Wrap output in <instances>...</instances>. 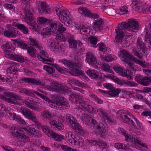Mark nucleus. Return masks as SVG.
Masks as SVG:
<instances>
[{
	"label": "nucleus",
	"mask_w": 151,
	"mask_h": 151,
	"mask_svg": "<svg viewBox=\"0 0 151 151\" xmlns=\"http://www.w3.org/2000/svg\"><path fill=\"white\" fill-rule=\"evenodd\" d=\"M139 28V24L136 19H130L125 22L120 23L115 29V40L118 44L122 45L125 44L126 40L124 38L125 30L126 29V33L128 37L132 36L136 34Z\"/></svg>",
	"instance_id": "obj_1"
},
{
	"label": "nucleus",
	"mask_w": 151,
	"mask_h": 151,
	"mask_svg": "<svg viewBox=\"0 0 151 151\" xmlns=\"http://www.w3.org/2000/svg\"><path fill=\"white\" fill-rule=\"evenodd\" d=\"M72 89L77 92L76 94L72 93L70 95V100L73 102L75 103H79L81 104L82 108L85 110L91 113H96L97 109L94 108L92 106L88 105L87 102L84 101L80 97V93H84V91L81 88L76 87H73Z\"/></svg>",
	"instance_id": "obj_2"
},
{
	"label": "nucleus",
	"mask_w": 151,
	"mask_h": 151,
	"mask_svg": "<svg viewBox=\"0 0 151 151\" xmlns=\"http://www.w3.org/2000/svg\"><path fill=\"white\" fill-rule=\"evenodd\" d=\"M58 62L69 67L70 70L69 73L71 75L78 76L79 74H82V72L79 69L83 67V65L82 62L78 60L75 62H71L69 60L64 59L59 60Z\"/></svg>",
	"instance_id": "obj_3"
},
{
	"label": "nucleus",
	"mask_w": 151,
	"mask_h": 151,
	"mask_svg": "<svg viewBox=\"0 0 151 151\" xmlns=\"http://www.w3.org/2000/svg\"><path fill=\"white\" fill-rule=\"evenodd\" d=\"M53 11L58 16L59 20L66 25L70 24L69 21L70 19V15L69 11L63 7L57 5L53 9Z\"/></svg>",
	"instance_id": "obj_4"
},
{
	"label": "nucleus",
	"mask_w": 151,
	"mask_h": 151,
	"mask_svg": "<svg viewBox=\"0 0 151 151\" xmlns=\"http://www.w3.org/2000/svg\"><path fill=\"white\" fill-rule=\"evenodd\" d=\"M16 128L14 127V131L12 132V137L14 138L17 146L19 147L24 146L26 143L29 142L30 139L29 137L21 134L18 131L16 130Z\"/></svg>",
	"instance_id": "obj_5"
},
{
	"label": "nucleus",
	"mask_w": 151,
	"mask_h": 151,
	"mask_svg": "<svg viewBox=\"0 0 151 151\" xmlns=\"http://www.w3.org/2000/svg\"><path fill=\"white\" fill-rule=\"evenodd\" d=\"M116 116L122 121L136 127L133 121L130 119L131 115L129 112L123 110H119L116 112Z\"/></svg>",
	"instance_id": "obj_6"
},
{
	"label": "nucleus",
	"mask_w": 151,
	"mask_h": 151,
	"mask_svg": "<svg viewBox=\"0 0 151 151\" xmlns=\"http://www.w3.org/2000/svg\"><path fill=\"white\" fill-rule=\"evenodd\" d=\"M19 111L24 116L28 119L32 120L36 124L38 125L40 124L38 121V119L35 114L26 107L21 106L19 108Z\"/></svg>",
	"instance_id": "obj_7"
},
{
	"label": "nucleus",
	"mask_w": 151,
	"mask_h": 151,
	"mask_svg": "<svg viewBox=\"0 0 151 151\" xmlns=\"http://www.w3.org/2000/svg\"><path fill=\"white\" fill-rule=\"evenodd\" d=\"M67 121L70 125L71 128L78 131L82 132L83 130L82 128L77 122V120L74 117L70 114H67L66 115Z\"/></svg>",
	"instance_id": "obj_8"
},
{
	"label": "nucleus",
	"mask_w": 151,
	"mask_h": 151,
	"mask_svg": "<svg viewBox=\"0 0 151 151\" xmlns=\"http://www.w3.org/2000/svg\"><path fill=\"white\" fill-rule=\"evenodd\" d=\"M50 85L52 86V91L65 94L68 91V89H67L66 87L59 83L56 81L52 82L50 83Z\"/></svg>",
	"instance_id": "obj_9"
},
{
	"label": "nucleus",
	"mask_w": 151,
	"mask_h": 151,
	"mask_svg": "<svg viewBox=\"0 0 151 151\" xmlns=\"http://www.w3.org/2000/svg\"><path fill=\"white\" fill-rule=\"evenodd\" d=\"M21 80L26 83H31L32 84L44 86V88L45 89L50 91H52V86L48 85H44V84H42L41 82H40L39 81H37L33 78L23 77L22 78Z\"/></svg>",
	"instance_id": "obj_10"
},
{
	"label": "nucleus",
	"mask_w": 151,
	"mask_h": 151,
	"mask_svg": "<svg viewBox=\"0 0 151 151\" xmlns=\"http://www.w3.org/2000/svg\"><path fill=\"white\" fill-rule=\"evenodd\" d=\"M86 60L90 65L93 67L96 68L97 67V60L92 52H87L86 54Z\"/></svg>",
	"instance_id": "obj_11"
},
{
	"label": "nucleus",
	"mask_w": 151,
	"mask_h": 151,
	"mask_svg": "<svg viewBox=\"0 0 151 151\" xmlns=\"http://www.w3.org/2000/svg\"><path fill=\"white\" fill-rule=\"evenodd\" d=\"M69 139V142L71 143L72 145H74L77 147H82L84 145V140L81 137L76 135L74 138Z\"/></svg>",
	"instance_id": "obj_12"
},
{
	"label": "nucleus",
	"mask_w": 151,
	"mask_h": 151,
	"mask_svg": "<svg viewBox=\"0 0 151 151\" xmlns=\"http://www.w3.org/2000/svg\"><path fill=\"white\" fill-rule=\"evenodd\" d=\"M48 55L44 50H42L40 52V54L37 55V58L41 61H42L44 63L49 64L48 62L52 63L53 59L48 58Z\"/></svg>",
	"instance_id": "obj_13"
},
{
	"label": "nucleus",
	"mask_w": 151,
	"mask_h": 151,
	"mask_svg": "<svg viewBox=\"0 0 151 151\" xmlns=\"http://www.w3.org/2000/svg\"><path fill=\"white\" fill-rule=\"evenodd\" d=\"M33 102L32 100L29 99H26L25 100H24L22 101L24 105L34 111L40 112V108L36 106H34Z\"/></svg>",
	"instance_id": "obj_14"
},
{
	"label": "nucleus",
	"mask_w": 151,
	"mask_h": 151,
	"mask_svg": "<svg viewBox=\"0 0 151 151\" xmlns=\"http://www.w3.org/2000/svg\"><path fill=\"white\" fill-rule=\"evenodd\" d=\"M52 96L53 99L54 101H55V103L58 106L68 105V103L66 101V99L64 97H60L55 94L53 95Z\"/></svg>",
	"instance_id": "obj_15"
},
{
	"label": "nucleus",
	"mask_w": 151,
	"mask_h": 151,
	"mask_svg": "<svg viewBox=\"0 0 151 151\" xmlns=\"http://www.w3.org/2000/svg\"><path fill=\"white\" fill-rule=\"evenodd\" d=\"M9 51H7L6 54L8 55V57L11 59L14 60L18 62L23 63L24 62L25 59L24 57L18 55L13 54L9 53Z\"/></svg>",
	"instance_id": "obj_16"
},
{
	"label": "nucleus",
	"mask_w": 151,
	"mask_h": 151,
	"mask_svg": "<svg viewBox=\"0 0 151 151\" xmlns=\"http://www.w3.org/2000/svg\"><path fill=\"white\" fill-rule=\"evenodd\" d=\"M119 57L121 60L126 62L131 58V55L129 53L125 50L121 51L119 54Z\"/></svg>",
	"instance_id": "obj_17"
},
{
	"label": "nucleus",
	"mask_w": 151,
	"mask_h": 151,
	"mask_svg": "<svg viewBox=\"0 0 151 151\" xmlns=\"http://www.w3.org/2000/svg\"><path fill=\"white\" fill-rule=\"evenodd\" d=\"M7 64L10 65L6 70L8 73L11 74L17 70V66H19L18 64L14 62L9 61L8 62Z\"/></svg>",
	"instance_id": "obj_18"
},
{
	"label": "nucleus",
	"mask_w": 151,
	"mask_h": 151,
	"mask_svg": "<svg viewBox=\"0 0 151 151\" xmlns=\"http://www.w3.org/2000/svg\"><path fill=\"white\" fill-rule=\"evenodd\" d=\"M40 7L38 8V11L40 13H49L50 10L48 5L45 2H40Z\"/></svg>",
	"instance_id": "obj_19"
},
{
	"label": "nucleus",
	"mask_w": 151,
	"mask_h": 151,
	"mask_svg": "<svg viewBox=\"0 0 151 151\" xmlns=\"http://www.w3.org/2000/svg\"><path fill=\"white\" fill-rule=\"evenodd\" d=\"M72 36L68 33H67L65 35L63 34H58L57 36L56 37V39L57 40L59 41H65L66 40L71 39L73 38Z\"/></svg>",
	"instance_id": "obj_20"
},
{
	"label": "nucleus",
	"mask_w": 151,
	"mask_h": 151,
	"mask_svg": "<svg viewBox=\"0 0 151 151\" xmlns=\"http://www.w3.org/2000/svg\"><path fill=\"white\" fill-rule=\"evenodd\" d=\"M103 20L99 18L96 20L94 22V24L93 26V29L96 31L101 30L103 27Z\"/></svg>",
	"instance_id": "obj_21"
},
{
	"label": "nucleus",
	"mask_w": 151,
	"mask_h": 151,
	"mask_svg": "<svg viewBox=\"0 0 151 151\" xmlns=\"http://www.w3.org/2000/svg\"><path fill=\"white\" fill-rule=\"evenodd\" d=\"M97 128L101 134H105L108 130L107 124L104 122H103L102 123H100L98 125H97Z\"/></svg>",
	"instance_id": "obj_22"
},
{
	"label": "nucleus",
	"mask_w": 151,
	"mask_h": 151,
	"mask_svg": "<svg viewBox=\"0 0 151 151\" xmlns=\"http://www.w3.org/2000/svg\"><path fill=\"white\" fill-rule=\"evenodd\" d=\"M145 43H144L141 41V39L138 38L137 41V47L139 51H141L142 53L144 54L145 53V50L146 49Z\"/></svg>",
	"instance_id": "obj_23"
},
{
	"label": "nucleus",
	"mask_w": 151,
	"mask_h": 151,
	"mask_svg": "<svg viewBox=\"0 0 151 151\" xmlns=\"http://www.w3.org/2000/svg\"><path fill=\"white\" fill-rule=\"evenodd\" d=\"M29 42L30 44L33 46L35 47L36 48H38L39 50H41L43 48L42 45L40 44L39 42L35 39L32 37H29Z\"/></svg>",
	"instance_id": "obj_24"
},
{
	"label": "nucleus",
	"mask_w": 151,
	"mask_h": 151,
	"mask_svg": "<svg viewBox=\"0 0 151 151\" xmlns=\"http://www.w3.org/2000/svg\"><path fill=\"white\" fill-rule=\"evenodd\" d=\"M4 94L8 98H11L14 100H21V97L17 95L14 94L13 92L9 91L5 92H4Z\"/></svg>",
	"instance_id": "obj_25"
},
{
	"label": "nucleus",
	"mask_w": 151,
	"mask_h": 151,
	"mask_svg": "<svg viewBox=\"0 0 151 151\" xmlns=\"http://www.w3.org/2000/svg\"><path fill=\"white\" fill-rule=\"evenodd\" d=\"M128 7L126 6H124L120 8L119 12H118L119 10H115V9H111V12L112 13L115 12L116 14H119L120 15H123L124 14L128 13Z\"/></svg>",
	"instance_id": "obj_26"
},
{
	"label": "nucleus",
	"mask_w": 151,
	"mask_h": 151,
	"mask_svg": "<svg viewBox=\"0 0 151 151\" xmlns=\"http://www.w3.org/2000/svg\"><path fill=\"white\" fill-rule=\"evenodd\" d=\"M41 116L46 121H49L52 117V114L48 110H45L42 111Z\"/></svg>",
	"instance_id": "obj_27"
},
{
	"label": "nucleus",
	"mask_w": 151,
	"mask_h": 151,
	"mask_svg": "<svg viewBox=\"0 0 151 151\" xmlns=\"http://www.w3.org/2000/svg\"><path fill=\"white\" fill-rule=\"evenodd\" d=\"M17 32L15 29L5 31L4 32V35L7 37H15L17 34Z\"/></svg>",
	"instance_id": "obj_28"
},
{
	"label": "nucleus",
	"mask_w": 151,
	"mask_h": 151,
	"mask_svg": "<svg viewBox=\"0 0 151 151\" xmlns=\"http://www.w3.org/2000/svg\"><path fill=\"white\" fill-rule=\"evenodd\" d=\"M103 53L101 52H99L100 58L103 61H105L106 62H111L114 59V55H109L108 56L106 57L104 54L103 55Z\"/></svg>",
	"instance_id": "obj_29"
},
{
	"label": "nucleus",
	"mask_w": 151,
	"mask_h": 151,
	"mask_svg": "<svg viewBox=\"0 0 151 151\" xmlns=\"http://www.w3.org/2000/svg\"><path fill=\"white\" fill-rule=\"evenodd\" d=\"M135 10L137 12L145 13L149 12V7L147 5H141L140 6H136L135 8Z\"/></svg>",
	"instance_id": "obj_30"
},
{
	"label": "nucleus",
	"mask_w": 151,
	"mask_h": 151,
	"mask_svg": "<svg viewBox=\"0 0 151 151\" xmlns=\"http://www.w3.org/2000/svg\"><path fill=\"white\" fill-rule=\"evenodd\" d=\"M86 74L90 77L91 78H96L99 76V73L97 70L91 69L87 70L86 72Z\"/></svg>",
	"instance_id": "obj_31"
},
{
	"label": "nucleus",
	"mask_w": 151,
	"mask_h": 151,
	"mask_svg": "<svg viewBox=\"0 0 151 151\" xmlns=\"http://www.w3.org/2000/svg\"><path fill=\"white\" fill-rule=\"evenodd\" d=\"M50 134L49 137H51L56 141H60L63 139V136L56 132H54L53 131L52 132H50Z\"/></svg>",
	"instance_id": "obj_32"
},
{
	"label": "nucleus",
	"mask_w": 151,
	"mask_h": 151,
	"mask_svg": "<svg viewBox=\"0 0 151 151\" xmlns=\"http://www.w3.org/2000/svg\"><path fill=\"white\" fill-rule=\"evenodd\" d=\"M91 118L87 114H83L81 116V119L83 123L86 125L90 124Z\"/></svg>",
	"instance_id": "obj_33"
},
{
	"label": "nucleus",
	"mask_w": 151,
	"mask_h": 151,
	"mask_svg": "<svg viewBox=\"0 0 151 151\" xmlns=\"http://www.w3.org/2000/svg\"><path fill=\"white\" fill-rule=\"evenodd\" d=\"M49 46L52 47V49H58L59 46V42L58 41L56 42L52 39H49L48 41Z\"/></svg>",
	"instance_id": "obj_34"
},
{
	"label": "nucleus",
	"mask_w": 151,
	"mask_h": 151,
	"mask_svg": "<svg viewBox=\"0 0 151 151\" xmlns=\"http://www.w3.org/2000/svg\"><path fill=\"white\" fill-rule=\"evenodd\" d=\"M10 110V108L6 107L4 104H0V115L1 116L4 115V112H6L7 113Z\"/></svg>",
	"instance_id": "obj_35"
},
{
	"label": "nucleus",
	"mask_w": 151,
	"mask_h": 151,
	"mask_svg": "<svg viewBox=\"0 0 151 151\" xmlns=\"http://www.w3.org/2000/svg\"><path fill=\"white\" fill-rule=\"evenodd\" d=\"M58 22L52 23L50 24V26L48 27L50 32L52 33H57V30L58 27Z\"/></svg>",
	"instance_id": "obj_36"
},
{
	"label": "nucleus",
	"mask_w": 151,
	"mask_h": 151,
	"mask_svg": "<svg viewBox=\"0 0 151 151\" xmlns=\"http://www.w3.org/2000/svg\"><path fill=\"white\" fill-rule=\"evenodd\" d=\"M137 144L140 145L142 147H145L147 148V146L146 145H145L144 144L142 143L137 138H136L134 140V141L132 145V147L138 149L140 150V148L139 146L137 145Z\"/></svg>",
	"instance_id": "obj_37"
},
{
	"label": "nucleus",
	"mask_w": 151,
	"mask_h": 151,
	"mask_svg": "<svg viewBox=\"0 0 151 151\" xmlns=\"http://www.w3.org/2000/svg\"><path fill=\"white\" fill-rule=\"evenodd\" d=\"M97 111L98 112L99 115L102 118L105 119L107 118L109 116L108 114L104 109H97Z\"/></svg>",
	"instance_id": "obj_38"
},
{
	"label": "nucleus",
	"mask_w": 151,
	"mask_h": 151,
	"mask_svg": "<svg viewBox=\"0 0 151 151\" xmlns=\"http://www.w3.org/2000/svg\"><path fill=\"white\" fill-rule=\"evenodd\" d=\"M151 83V77L145 76L143 77L141 84L145 86H147Z\"/></svg>",
	"instance_id": "obj_39"
},
{
	"label": "nucleus",
	"mask_w": 151,
	"mask_h": 151,
	"mask_svg": "<svg viewBox=\"0 0 151 151\" xmlns=\"http://www.w3.org/2000/svg\"><path fill=\"white\" fill-rule=\"evenodd\" d=\"M78 11L79 12L83 15L88 17L89 16L91 12L87 8L81 7L79 8Z\"/></svg>",
	"instance_id": "obj_40"
},
{
	"label": "nucleus",
	"mask_w": 151,
	"mask_h": 151,
	"mask_svg": "<svg viewBox=\"0 0 151 151\" xmlns=\"http://www.w3.org/2000/svg\"><path fill=\"white\" fill-rule=\"evenodd\" d=\"M33 9H31L30 10L28 9H25L24 13L27 18L30 20H32L33 17Z\"/></svg>",
	"instance_id": "obj_41"
},
{
	"label": "nucleus",
	"mask_w": 151,
	"mask_h": 151,
	"mask_svg": "<svg viewBox=\"0 0 151 151\" xmlns=\"http://www.w3.org/2000/svg\"><path fill=\"white\" fill-rule=\"evenodd\" d=\"M68 42H69V47L70 48L74 50H76L77 48V42L73 38L71 40H68Z\"/></svg>",
	"instance_id": "obj_42"
},
{
	"label": "nucleus",
	"mask_w": 151,
	"mask_h": 151,
	"mask_svg": "<svg viewBox=\"0 0 151 151\" xmlns=\"http://www.w3.org/2000/svg\"><path fill=\"white\" fill-rule=\"evenodd\" d=\"M121 91V90L120 89L114 88L111 91H108V94L112 96L116 97Z\"/></svg>",
	"instance_id": "obj_43"
},
{
	"label": "nucleus",
	"mask_w": 151,
	"mask_h": 151,
	"mask_svg": "<svg viewBox=\"0 0 151 151\" xmlns=\"http://www.w3.org/2000/svg\"><path fill=\"white\" fill-rule=\"evenodd\" d=\"M0 99L8 103L14 105L17 104V101L11 98H6L4 96H1L0 97Z\"/></svg>",
	"instance_id": "obj_44"
},
{
	"label": "nucleus",
	"mask_w": 151,
	"mask_h": 151,
	"mask_svg": "<svg viewBox=\"0 0 151 151\" xmlns=\"http://www.w3.org/2000/svg\"><path fill=\"white\" fill-rule=\"evenodd\" d=\"M33 91L34 92V93H35L36 94L37 96H40L44 100L48 101L50 105H52V104H54V103H53V102L47 97L39 93V92H37V91Z\"/></svg>",
	"instance_id": "obj_45"
},
{
	"label": "nucleus",
	"mask_w": 151,
	"mask_h": 151,
	"mask_svg": "<svg viewBox=\"0 0 151 151\" xmlns=\"http://www.w3.org/2000/svg\"><path fill=\"white\" fill-rule=\"evenodd\" d=\"M145 44L148 46V47H151V34H145Z\"/></svg>",
	"instance_id": "obj_46"
},
{
	"label": "nucleus",
	"mask_w": 151,
	"mask_h": 151,
	"mask_svg": "<svg viewBox=\"0 0 151 151\" xmlns=\"http://www.w3.org/2000/svg\"><path fill=\"white\" fill-rule=\"evenodd\" d=\"M51 34L48 27L43 29L41 32V35L43 38H47Z\"/></svg>",
	"instance_id": "obj_47"
},
{
	"label": "nucleus",
	"mask_w": 151,
	"mask_h": 151,
	"mask_svg": "<svg viewBox=\"0 0 151 151\" xmlns=\"http://www.w3.org/2000/svg\"><path fill=\"white\" fill-rule=\"evenodd\" d=\"M114 70L120 75L126 77L127 75V73L124 70V69L121 67H114Z\"/></svg>",
	"instance_id": "obj_48"
},
{
	"label": "nucleus",
	"mask_w": 151,
	"mask_h": 151,
	"mask_svg": "<svg viewBox=\"0 0 151 151\" xmlns=\"http://www.w3.org/2000/svg\"><path fill=\"white\" fill-rule=\"evenodd\" d=\"M27 52L29 55L32 57L34 58L36 57V50L33 47H28L27 49Z\"/></svg>",
	"instance_id": "obj_49"
},
{
	"label": "nucleus",
	"mask_w": 151,
	"mask_h": 151,
	"mask_svg": "<svg viewBox=\"0 0 151 151\" xmlns=\"http://www.w3.org/2000/svg\"><path fill=\"white\" fill-rule=\"evenodd\" d=\"M144 32L145 34H151V21H150L149 22H147L146 24Z\"/></svg>",
	"instance_id": "obj_50"
},
{
	"label": "nucleus",
	"mask_w": 151,
	"mask_h": 151,
	"mask_svg": "<svg viewBox=\"0 0 151 151\" xmlns=\"http://www.w3.org/2000/svg\"><path fill=\"white\" fill-rule=\"evenodd\" d=\"M26 132V133L28 134L29 135L33 136L35 129L31 127H27L23 128Z\"/></svg>",
	"instance_id": "obj_51"
},
{
	"label": "nucleus",
	"mask_w": 151,
	"mask_h": 151,
	"mask_svg": "<svg viewBox=\"0 0 151 151\" xmlns=\"http://www.w3.org/2000/svg\"><path fill=\"white\" fill-rule=\"evenodd\" d=\"M58 27L57 30V33L63 34L66 30V29L63 26V24L59 22H58Z\"/></svg>",
	"instance_id": "obj_52"
},
{
	"label": "nucleus",
	"mask_w": 151,
	"mask_h": 151,
	"mask_svg": "<svg viewBox=\"0 0 151 151\" xmlns=\"http://www.w3.org/2000/svg\"><path fill=\"white\" fill-rule=\"evenodd\" d=\"M101 68L105 71L110 73H114L112 70L110 69V66L109 65L105 63H102L101 64Z\"/></svg>",
	"instance_id": "obj_53"
},
{
	"label": "nucleus",
	"mask_w": 151,
	"mask_h": 151,
	"mask_svg": "<svg viewBox=\"0 0 151 151\" xmlns=\"http://www.w3.org/2000/svg\"><path fill=\"white\" fill-rule=\"evenodd\" d=\"M53 67H54L53 66L50 67L47 65H44L43 66V68L48 73L52 74L55 72V69Z\"/></svg>",
	"instance_id": "obj_54"
},
{
	"label": "nucleus",
	"mask_w": 151,
	"mask_h": 151,
	"mask_svg": "<svg viewBox=\"0 0 151 151\" xmlns=\"http://www.w3.org/2000/svg\"><path fill=\"white\" fill-rule=\"evenodd\" d=\"M126 63L128 65L127 67L129 69H131L132 71H135L138 68L136 65L132 63L129 60Z\"/></svg>",
	"instance_id": "obj_55"
},
{
	"label": "nucleus",
	"mask_w": 151,
	"mask_h": 151,
	"mask_svg": "<svg viewBox=\"0 0 151 151\" xmlns=\"http://www.w3.org/2000/svg\"><path fill=\"white\" fill-rule=\"evenodd\" d=\"M42 128L43 132L48 137L50 136V132H52L53 131L52 130L50 129L49 127L47 126L43 125L42 127Z\"/></svg>",
	"instance_id": "obj_56"
},
{
	"label": "nucleus",
	"mask_w": 151,
	"mask_h": 151,
	"mask_svg": "<svg viewBox=\"0 0 151 151\" xmlns=\"http://www.w3.org/2000/svg\"><path fill=\"white\" fill-rule=\"evenodd\" d=\"M37 22L39 24H44L48 20L47 19L42 17H39L37 18Z\"/></svg>",
	"instance_id": "obj_57"
},
{
	"label": "nucleus",
	"mask_w": 151,
	"mask_h": 151,
	"mask_svg": "<svg viewBox=\"0 0 151 151\" xmlns=\"http://www.w3.org/2000/svg\"><path fill=\"white\" fill-rule=\"evenodd\" d=\"M84 25H81L80 32L83 35H88L89 32V30Z\"/></svg>",
	"instance_id": "obj_58"
},
{
	"label": "nucleus",
	"mask_w": 151,
	"mask_h": 151,
	"mask_svg": "<svg viewBox=\"0 0 151 151\" xmlns=\"http://www.w3.org/2000/svg\"><path fill=\"white\" fill-rule=\"evenodd\" d=\"M114 147L118 149H127L128 148L127 145L119 143H115Z\"/></svg>",
	"instance_id": "obj_59"
},
{
	"label": "nucleus",
	"mask_w": 151,
	"mask_h": 151,
	"mask_svg": "<svg viewBox=\"0 0 151 151\" xmlns=\"http://www.w3.org/2000/svg\"><path fill=\"white\" fill-rule=\"evenodd\" d=\"M99 50H100L101 52L103 53V54H104L105 52H109L107 48L106 47L104 43H101L99 44Z\"/></svg>",
	"instance_id": "obj_60"
},
{
	"label": "nucleus",
	"mask_w": 151,
	"mask_h": 151,
	"mask_svg": "<svg viewBox=\"0 0 151 151\" xmlns=\"http://www.w3.org/2000/svg\"><path fill=\"white\" fill-rule=\"evenodd\" d=\"M52 65L60 73H63L65 71V68H61L59 65L56 64H52Z\"/></svg>",
	"instance_id": "obj_61"
},
{
	"label": "nucleus",
	"mask_w": 151,
	"mask_h": 151,
	"mask_svg": "<svg viewBox=\"0 0 151 151\" xmlns=\"http://www.w3.org/2000/svg\"><path fill=\"white\" fill-rule=\"evenodd\" d=\"M125 137V140L126 141L129 142H132L133 144L134 141V140L136 139L135 137H134L133 135H128L127 134H126Z\"/></svg>",
	"instance_id": "obj_62"
},
{
	"label": "nucleus",
	"mask_w": 151,
	"mask_h": 151,
	"mask_svg": "<svg viewBox=\"0 0 151 151\" xmlns=\"http://www.w3.org/2000/svg\"><path fill=\"white\" fill-rule=\"evenodd\" d=\"M17 44L18 46L23 49H27V45L23 41H19L17 42Z\"/></svg>",
	"instance_id": "obj_63"
},
{
	"label": "nucleus",
	"mask_w": 151,
	"mask_h": 151,
	"mask_svg": "<svg viewBox=\"0 0 151 151\" xmlns=\"http://www.w3.org/2000/svg\"><path fill=\"white\" fill-rule=\"evenodd\" d=\"M133 54L137 58L140 60H142L143 58V55L142 53L140 54L136 49H134L132 50Z\"/></svg>",
	"instance_id": "obj_64"
}]
</instances>
